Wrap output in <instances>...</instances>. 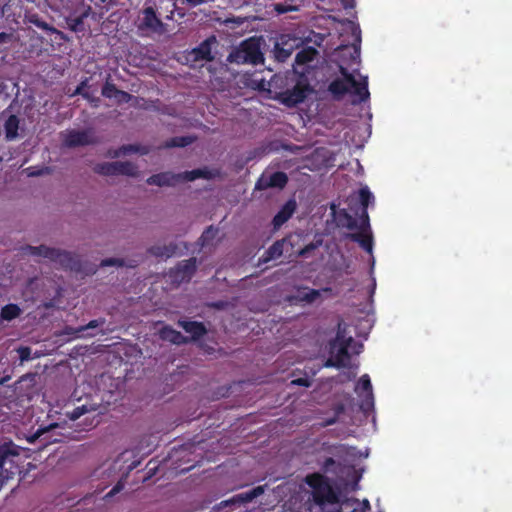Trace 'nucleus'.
Here are the masks:
<instances>
[{
	"instance_id": "obj_1",
	"label": "nucleus",
	"mask_w": 512,
	"mask_h": 512,
	"mask_svg": "<svg viewBox=\"0 0 512 512\" xmlns=\"http://www.w3.org/2000/svg\"><path fill=\"white\" fill-rule=\"evenodd\" d=\"M220 175L218 169L210 170L208 168H198L191 171H185L182 173H172L169 171L161 172L151 175L147 180V184L156 185L159 187L163 186H174L179 182L194 181L199 178L203 179H214Z\"/></svg>"
},
{
	"instance_id": "obj_2",
	"label": "nucleus",
	"mask_w": 512,
	"mask_h": 512,
	"mask_svg": "<svg viewBox=\"0 0 512 512\" xmlns=\"http://www.w3.org/2000/svg\"><path fill=\"white\" fill-rule=\"evenodd\" d=\"M22 251L24 254L47 258L60 264L66 270L80 272L82 269L79 256L65 250L50 248L45 245H26L25 247H22Z\"/></svg>"
},
{
	"instance_id": "obj_3",
	"label": "nucleus",
	"mask_w": 512,
	"mask_h": 512,
	"mask_svg": "<svg viewBox=\"0 0 512 512\" xmlns=\"http://www.w3.org/2000/svg\"><path fill=\"white\" fill-rule=\"evenodd\" d=\"M307 485L312 489V498L319 506L334 505L339 502L338 493L332 487L329 479L320 474L313 473L305 479Z\"/></svg>"
},
{
	"instance_id": "obj_4",
	"label": "nucleus",
	"mask_w": 512,
	"mask_h": 512,
	"mask_svg": "<svg viewBox=\"0 0 512 512\" xmlns=\"http://www.w3.org/2000/svg\"><path fill=\"white\" fill-rule=\"evenodd\" d=\"M20 451L21 448L11 441L0 445V488L20 473Z\"/></svg>"
},
{
	"instance_id": "obj_5",
	"label": "nucleus",
	"mask_w": 512,
	"mask_h": 512,
	"mask_svg": "<svg viewBox=\"0 0 512 512\" xmlns=\"http://www.w3.org/2000/svg\"><path fill=\"white\" fill-rule=\"evenodd\" d=\"M251 37L241 43V45L233 49L228 55L230 63L258 65L264 62V56L260 48V39Z\"/></svg>"
},
{
	"instance_id": "obj_6",
	"label": "nucleus",
	"mask_w": 512,
	"mask_h": 512,
	"mask_svg": "<svg viewBox=\"0 0 512 512\" xmlns=\"http://www.w3.org/2000/svg\"><path fill=\"white\" fill-rule=\"evenodd\" d=\"M355 341L352 337L346 338L345 335L338 331L335 339L330 342L331 357L327 359L326 367L343 368L347 367L350 362L349 348Z\"/></svg>"
},
{
	"instance_id": "obj_7",
	"label": "nucleus",
	"mask_w": 512,
	"mask_h": 512,
	"mask_svg": "<svg viewBox=\"0 0 512 512\" xmlns=\"http://www.w3.org/2000/svg\"><path fill=\"white\" fill-rule=\"evenodd\" d=\"M313 92L308 79L301 75L291 89H286L278 95V100L286 107L293 108L303 103L310 93Z\"/></svg>"
},
{
	"instance_id": "obj_8",
	"label": "nucleus",
	"mask_w": 512,
	"mask_h": 512,
	"mask_svg": "<svg viewBox=\"0 0 512 512\" xmlns=\"http://www.w3.org/2000/svg\"><path fill=\"white\" fill-rule=\"evenodd\" d=\"M340 74L345 77L350 85L349 89L352 88V93L359 97L358 102H365L369 99L370 93L368 90V78L367 76L362 77L360 81H357L352 73L348 71L343 65L339 66Z\"/></svg>"
},
{
	"instance_id": "obj_9",
	"label": "nucleus",
	"mask_w": 512,
	"mask_h": 512,
	"mask_svg": "<svg viewBox=\"0 0 512 512\" xmlns=\"http://www.w3.org/2000/svg\"><path fill=\"white\" fill-rule=\"evenodd\" d=\"M197 269V260L192 257L187 260L180 261L174 269L171 270L170 276L177 282H188L195 274Z\"/></svg>"
},
{
	"instance_id": "obj_10",
	"label": "nucleus",
	"mask_w": 512,
	"mask_h": 512,
	"mask_svg": "<svg viewBox=\"0 0 512 512\" xmlns=\"http://www.w3.org/2000/svg\"><path fill=\"white\" fill-rule=\"evenodd\" d=\"M355 392L359 396H363L364 399L361 403V409L364 411H368L370 408L373 407V391H372V384L371 380L368 374H364L360 377L358 380L356 386H355Z\"/></svg>"
},
{
	"instance_id": "obj_11",
	"label": "nucleus",
	"mask_w": 512,
	"mask_h": 512,
	"mask_svg": "<svg viewBox=\"0 0 512 512\" xmlns=\"http://www.w3.org/2000/svg\"><path fill=\"white\" fill-rule=\"evenodd\" d=\"M288 183V176L285 172L277 171L269 177H260L255 185L257 190H266L268 188L283 189Z\"/></svg>"
},
{
	"instance_id": "obj_12",
	"label": "nucleus",
	"mask_w": 512,
	"mask_h": 512,
	"mask_svg": "<svg viewBox=\"0 0 512 512\" xmlns=\"http://www.w3.org/2000/svg\"><path fill=\"white\" fill-rule=\"evenodd\" d=\"M93 143L92 134L89 131L71 130L67 133L64 144L69 148L86 146Z\"/></svg>"
},
{
	"instance_id": "obj_13",
	"label": "nucleus",
	"mask_w": 512,
	"mask_h": 512,
	"mask_svg": "<svg viewBox=\"0 0 512 512\" xmlns=\"http://www.w3.org/2000/svg\"><path fill=\"white\" fill-rule=\"evenodd\" d=\"M296 207L297 205L294 199L288 200L272 220L274 229H279L284 223H286L294 214Z\"/></svg>"
},
{
	"instance_id": "obj_14",
	"label": "nucleus",
	"mask_w": 512,
	"mask_h": 512,
	"mask_svg": "<svg viewBox=\"0 0 512 512\" xmlns=\"http://www.w3.org/2000/svg\"><path fill=\"white\" fill-rule=\"evenodd\" d=\"M178 325L191 335L190 341H197L207 333L206 326L202 322L179 320Z\"/></svg>"
},
{
	"instance_id": "obj_15",
	"label": "nucleus",
	"mask_w": 512,
	"mask_h": 512,
	"mask_svg": "<svg viewBox=\"0 0 512 512\" xmlns=\"http://www.w3.org/2000/svg\"><path fill=\"white\" fill-rule=\"evenodd\" d=\"M216 42L215 34H211L209 38L204 40L198 47L194 48L191 51V55L195 61L205 60L211 61L213 60L212 52H211V44Z\"/></svg>"
},
{
	"instance_id": "obj_16",
	"label": "nucleus",
	"mask_w": 512,
	"mask_h": 512,
	"mask_svg": "<svg viewBox=\"0 0 512 512\" xmlns=\"http://www.w3.org/2000/svg\"><path fill=\"white\" fill-rule=\"evenodd\" d=\"M349 85V81L342 76V78H336L329 83L328 91L333 99L339 101L349 92Z\"/></svg>"
},
{
	"instance_id": "obj_17",
	"label": "nucleus",
	"mask_w": 512,
	"mask_h": 512,
	"mask_svg": "<svg viewBox=\"0 0 512 512\" xmlns=\"http://www.w3.org/2000/svg\"><path fill=\"white\" fill-rule=\"evenodd\" d=\"M160 337L164 341H168L176 345L187 344L190 342L189 337L182 335L179 331L170 326H164L160 330Z\"/></svg>"
},
{
	"instance_id": "obj_18",
	"label": "nucleus",
	"mask_w": 512,
	"mask_h": 512,
	"mask_svg": "<svg viewBox=\"0 0 512 512\" xmlns=\"http://www.w3.org/2000/svg\"><path fill=\"white\" fill-rule=\"evenodd\" d=\"M285 239L275 241L259 259L260 263H268L271 260L278 259L282 256L284 250Z\"/></svg>"
},
{
	"instance_id": "obj_19",
	"label": "nucleus",
	"mask_w": 512,
	"mask_h": 512,
	"mask_svg": "<svg viewBox=\"0 0 512 512\" xmlns=\"http://www.w3.org/2000/svg\"><path fill=\"white\" fill-rule=\"evenodd\" d=\"M105 323V319L104 318H99V319H94V320H91L88 322V324L86 325H83V326H79L77 328H73V327H70V326H66L65 329H64V333L67 334V335H72L74 337H83L84 336V332L88 329H95L101 325H103Z\"/></svg>"
},
{
	"instance_id": "obj_20",
	"label": "nucleus",
	"mask_w": 512,
	"mask_h": 512,
	"mask_svg": "<svg viewBox=\"0 0 512 512\" xmlns=\"http://www.w3.org/2000/svg\"><path fill=\"white\" fill-rule=\"evenodd\" d=\"M347 237L353 242H357L366 252L372 253L373 249V238L371 234L360 231L356 233H350Z\"/></svg>"
},
{
	"instance_id": "obj_21",
	"label": "nucleus",
	"mask_w": 512,
	"mask_h": 512,
	"mask_svg": "<svg viewBox=\"0 0 512 512\" xmlns=\"http://www.w3.org/2000/svg\"><path fill=\"white\" fill-rule=\"evenodd\" d=\"M159 25L160 21L157 19L154 10L152 8H146L140 19V26L155 31L158 29Z\"/></svg>"
},
{
	"instance_id": "obj_22",
	"label": "nucleus",
	"mask_w": 512,
	"mask_h": 512,
	"mask_svg": "<svg viewBox=\"0 0 512 512\" xmlns=\"http://www.w3.org/2000/svg\"><path fill=\"white\" fill-rule=\"evenodd\" d=\"M177 244L170 243L168 245H154L148 249V252L155 257L169 258L176 254Z\"/></svg>"
},
{
	"instance_id": "obj_23",
	"label": "nucleus",
	"mask_w": 512,
	"mask_h": 512,
	"mask_svg": "<svg viewBox=\"0 0 512 512\" xmlns=\"http://www.w3.org/2000/svg\"><path fill=\"white\" fill-rule=\"evenodd\" d=\"M19 129V119L16 115H10L4 123L5 138L12 141L17 138Z\"/></svg>"
},
{
	"instance_id": "obj_24",
	"label": "nucleus",
	"mask_w": 512,
	"mask_h": 512,
	"mask_svg": "<svg viewBox=\"0 0 512 512\" xmlns=\"http://www.w3.org/2000/svg\"><path fill=\"white\" fill-rule=\"evenodd\" d=\"M115 176L125 175L131 177H137L139 175L138 167L129 161H116L115 162Z\"/></svg>"
},
{
	"instance_id": "obj_25",
	"label": "nucleus",
	"mask_w": 512,
	"mask_h": 512,
	"mask_svg": "<svg viewBox=\"0 0 512 512\" xmlns=\"http://www.w3.org/2000/svg\"><path fill=\"white\" fill-rule=\"evenodd\" d=\"M344 23L336 21V19L332 16H320L316 18V27L319 29H326V30H339V29H346L344 27Z\"/></svg>"
},
{
	"instance_id": "obj_26",
	"label": "nucleus",
	"mask_w": 512,
	"mask_h": 512,
	"mask_svg": "<svg viewBox=\"0 0 512 512\" xmlns=\"http://www.w3.org/2000/svg\"><path fill=\"white\" fill-rule=\"evenodd\" d=\"M318 52L314 47H305L297 52L295 56V63L297 65H305L312 62L317 56Z\"/></svg>"
},
{
	"instance_id": "obj_27",
	"label": "nucleus",
	"mask_w": 512,
	"mask_h": 512,
	"mask_svg": "<svg viewBox=\"0 0 512 512\" xmlns=\"http://www.w3.org/2000/svg\"><path fill=\"white\" fill-rule=\"evenodd\" d=\"M149 149L144 146L128 144L119 147L117 150H114L112 157L117 158L121 155H127L131 153H140L142 155L148 154Z\"/></svg>"
},
{
	"instance_id": "obj_28",
	"label": "nucleus",
	"mask_w": 512,
	"mask_h": 512,
	"mask_svg": "<svg viewBox=\"0 0 512 512\" xmlns=\"http://www.w3.org/2000/svg\"><path fill=\"white\" fill-rule=\"evenodd\" d=\"M193 136H175L167 140L161 147L162 148H174V147H186L191 145L195 141Z\"/></svg>"
},
{
	"instance_id": "obj_29",
	"label": "nucleus",
	"mask_w": 512,
	"mask_h": 512,
	"mask_svg": "<svg viewBox=\"0 0 512 512\" xmlns=\"http://www.w3.org/2000/svg\"><path fill=\"white\" fill-rule=\"evenodd\" d=\"M22 310L17 304H7L1 309V317L6 321H11L20 316Z\"/></svg>"
},
{
	"instance_id": "obj_30",
	"label": "nucleus",
	"mask_w": 512,
	"mask_h": 512,
	"mask_svg": "<svg viewBox=\"0 0 512 512\" xmlns=\"http://www.w3.org/2000/svg\"><path fill=\"white\" fill-rule=\"evenodd\" d=\"M320 297L319 290L311 288H303L298 290L296 298L301 302L312 303Z\"/></svg>"
},
{
	"instance_id": "obj_31",
	"label": "nucleus",
	"mask_w": 512,
	"mask_h": 512,
	"mask_svg": "<svg viewBox=\"0 0 512 512\" xmlns=\"http://www.w3.org/2000/svg\"><path fill=\"white\" fill-rule=\"evenodd\" d=\"M264 490V486H256L249 491L238 494L236 498L242 503H248L251 502L253 499L257 498L258 496L262 495L264 493Z\"/></svg>"
},
{
	"instance_id": "obj_32",
	"label": "nucleus",
	"mask_w": 512,
	"mask_h": 512,
	"mask_svg": "<svg viewBox=\"0 0 512 512\" xmlns=\"http://www.w3.org/2000/svg\"><path fill=\"white\" fill-rule=\"evenodd\" d=\"M115 162H104L97 164L94 171L104 176H115Z\"/></svg>"
},
{
	"instance_id": "obj_33",
	"label": "nucleus",
	"mask_w": 512,
	"mask_h": 512,
	"mask_svg": "<svg viewBox=\"0 0 512 512\" xmlns=\"http://www.w3.org/2000/svg\"><path fill=\"white\" fill-rule=\"evenodd\" d=\"M359 202L362 206V209L367 210L369 204L374 200L373 194L370 192L368 187H363L358 192Z\"/></svg>"
},
{
	"instance_id": "obj_34",
	"label": "nucleus",
	"mask_w": 512,
	"mask_h": 512,
	"mask_svg": "<svg viewBox=\"0 0 512 512\" xmlns=\"http://www.w3.org/2000/svg\"><path fill=\"white\" fill-rule=\"evenodd\" d=\"M29 177H37L42 175H48L52 172V168L49 166H30L25 169Z\"/></svg>"
},
{
	"instance_id": "obj_35",
	"label": "nucleus",
	"mask_w": 512,
	"mask_h": 512,
	"mask_svg": "<svg viewBox=\"0 0 512 512\" xmlns=\"http://www.w3.org/2000/svg\"><path fill=\"white\" fill-rule=\"evenodd\" d=\"M227 29H237L244 26L245 23L248 22L246 18L242 17H231L225 18L221 21Z\"/></svg>"
},
{
	"instance_id": "obj_36",
	"label": "nucleus",
	"mask_w": 512,
	"mask_h": 512,
	"mask_svg": "<svg viewBox=\"0 0 512 512\" xmlns=\"http://www.w3.org/2000/svg\"><path fill=\"white\" fill-rule=\"evenodd\" d=\"M218 233V229L214 228L213 226H209L207 229L204 230L200 237L201 245L206 246L209 245L214 238L216 237Z\"/></svg>"
},
{
	"instance_id": "obj_37",
	"label": "nucleus",
	"mask_w": 512,
	"mask_h": 512,
	"mask_svg": "<svg viewBox=\"0 0 512 512\" xmlns=\"http://www.w3.org/2000/svg\"><path fill=\"white\" fill-rule=\"evenodd\" d=\"M356 36V41L358 44H353L350 50L351 64H358L360 60V42H361V34H354Z\"/></svg>"
},
{
	"instance_id": "obj_38",
	"label": "nucleus",
	"mask_w": 512,
	"mask_h": 512,
	"mask_svg": "<svg viewBox=\"0 0 512 512\" xmlns=\"http://www.w3.org/2000/svg\"><path fill=\"white\" fill-rule=\"evenodd\" d=\"M118 90L119 89L116 87L115 84L107 80L102 87L101 94L105 98L114 99V96L117 95Z\"/></svg>"
},
{
	"instance_id": "obj_39",
	"label": "nucleus",
	"mask_w": 512,
	"mask_h": 512,
	"mask_svg": "<svg viewBox=\"0 0 512 512\" xmlns=\"http://www.w3.org/2000/svg\"><path fill=\"white\" fill-rule=\"evenodd\" d=\"M91 409H89L87 407V405H81V406H77L75 407L72 411H69L67 412V416L69 417V419L71 420H77L79 419L82 415H84L85 413H87L88 411H90Z\"/></svg>"
},
{
	"instance_id": "obj_40",
	"label": "nucleus",
	"mask_w": 512,
	"mask_h": 512,
	"mask_svg": "<svg viewBox=\"0 0 512 512\" xmlns=\"http://www.w3.org/2000/svg\"><path fill=\"white\" fill-rule=\"evenodd\" d=\"M291 49H285L278 44L275 46V57L279 62H285L291 55Z\"/></svg>"
},
{
	"instance_id": "obj_41",
	"label": "nucleus",
	"mask_w": 512,
	"mask_h": 512,
	"mask_svg": "<svg viewBox=\"0 0 512 512\" xmlns=\"http://www.w3.org/2000/svg\"><path fill=\"white\" fill-rule=\"evenodd\" d=\"M273 9L278 14H283V13H287V12H290V11H295V10H297V7L292 5V4L284 2V3H275V4H273Z\"/></svg>"
},
{
	"instance_id": "obj_42",
	"label": "nucleus",
	"mask_w": 512,
	"mask_h": 512,
	"mask_svg": "<svg viewBox=\"0 0 512 512\" xmlns=\"http://www.w3.org/2000/svg\"><path fill=\"white\" fill-rule=\"evenodd\" d=\"M360 231L366 232L370 228L369 215L367 210L362 209L360 214V225L357 227Z\"/></svg>"
},
{
	"instance_id": "obj_43",
	"label": "nucleus",
	"mask_w": 512,
	"mask_h": 512,
	"mask_svg": "<svg viewBox=\"0 0 512 512\" xmlns=\"http://www.w3.org/2000/svg\"><path fill=\"white\" fill-rule=\"evenodd\" d=\"M125 262L123 259H120V258H106V259H103L100 263V266L102 267H107V266H119V267H122V266H125Z\"/></svg>"
},
{
	"instance_id": "obj_44",
	"label": "nucleus",
	"mask_w": 512,
	"mask_h": 512,
	"mask_svg": "<svg viewBox=\"0 0 512 512\" xmlns=\"http://www.w3.org/2000/svg\"><path fill=\"white\" fill-rule=\"evenodd\" d=\"M342 216L345 219V223H343L345 227H347L350 230H354L358 227L355 218L351 216L349 213H347L345 210H343Z\"/></svg>"
},
{
	"instance_id": "obj_45",
	"label": "nucleus",
	"mask_w": 512,
	"mask_h": 512,
	"mask_svg": "<svg viewBox=\"0 0 512 512\" xmlns=\"http://www.w3.org/2000/svg\"><path fill=\"white\" fill-rule=\"evenodd\" d=\"M114 99L117 104L128 103L132 99V95L119 89L117 95L114 96Z\"/></svg>"
},
{
	"instance_id": "obj_46",
	"label": "nucleus",
	"mask_w": 512,
	"mask_h": 512,
	"mask_svg": "<svg viewBox=\"0 0 512 512\" xmlns=\"http://www.w3.org/2000/svg\"><path fill=\"white\" fill-rule=\"evenodd\" d=\"M19 358L23 361H28L31 359V349L29 347H20L18 349Z\"/></svg>"
},
{
	"instance_id": "obj_47",
	"label": "nucleus",
	"mask_w": 512,
	"mask_h": 512,
	"mask_svg": "<svg viewBox=\"0 0 512 512\" xmlns=\"http://www.w3.org/2000/svg\"><path fill=\"white\" fill-rule=\"evenodd\" d=\"M124 485L118 482L106 495V497H112L123 489Z\"/></svg>"
},
{
	"instance_id": "obj_48",
	"label": "nucleus",
	"mask_w": 512,
	"mask_h": 512,
	"mask_svg": "<svg viewBox=\"0 0 512 512\" xmlns=\"http://www.w3.org/2000/svg\"><path fill=\"white\" fill-rule=\"evenodd\" d=\"M292 384L303 386V387H309L310 381L307 378H297L295 380H292Z\"/></svg>"
},
{
	"instance_id": "obj_49",
	"label": "nucleus",
	"mask_w": 512,
	"mask_h": 512,
	"mask_svg": "<svg viewBox=\"0 0 512 512\" xmlns=\"http://www.w3.org/2000/svg\"><path fill=\"white\" fill-rule=\"evenodd\" d=\"M335 463L336 462L332 457H328L324 460L322 467L325 471H328L330 467L335 465Z\"/></svg>"
},
{
	"instance_id": "obj_50",
	"label": "nucleus",
	"mask_w": 512,
	"mask_h": 512,
	"mask_svg": "<svg viewBox=\"0 0 512 512\" xmlns=\"http://www.w3.org/2000/svg\"><path fill=\"white\" fill-rule=\"evenodd\" d=\"M87 86V81H82L75 89L74 95H82L84 91V88Z\"/></svg>"
},
{
	"instance_id": "obj_51",
	"label": "nucleus",
	"mask_w": 512,
	"mask_h": 512,
	"mask_svg": "<svg viewBox=\"0 0 512 512\" xmlns=\"http://www.w3.org/2000/svg\"><path fill=\"white\" fill-rule=\"evenodd\" d=\"M207 2V0H186V3L192 7L198 6Z\"/></svg>"
},
{
	"instance_id": "obj_52",
	"label": "nucleus",
	"mask_w": 512,
	"mask_h": 512,
	"mask_svg": "<svg viewBox=\"0 0 512 512\" xmlns=\"http://www.w3.org/2000/svg\"><path fill=\"white\" fill-rule=\"evenodd\" d=\"M13 34H0V43L10 40Z\"/></svg>"
},
{
	"instance_id": "obj_53",
	"label": "nucleus",
	"mask_w": 512,
	"mask_h": 512,
	"mask_svg": "<svg viewBox=\"0 0 512 512\" xmlns=\"http://www.w3.org/2000/svg\"><path fill=\"white\" fill-rule=\"evenodd\" d=\"M10 378H11V377H10L9 375H6V376L2 377V378L0 379V385H2V386H3V385H6V383L10 380Z\"/></svg>"
},
{
	"instance_id": "obj_54",
	"label": "nucleus",
	"mask_w": 512,
	"mask_h": 512,
	"mask_svg": "<svg viewBox=\"0 0 512 512\" xmlns=\"http://www.w3.org/2000/svg\"><path fill=\"white\" fill-rule=\"evenodd\" d=\"M336 423V417H333L331 419H327L325 422V425H333Z\"/></svg>"
},
{
	"instance_id": "obj_55",
	"label": "nucleus",
	"mask_w": 512,
	"mask_h": 512,
	"mask_svg": "<svg viewBox=\"0 0 512 512\" xmlns=\"http://www.w3.org/2000/svg\"><path fill=\"white\" fill-rule=\"evenodd\" d=\"M81 96L84 97L85 99L89 100V101H93L94 100V99H92L91 95L88 92H83V94Z\"/></svg>"
},
{
	"instance_id": "obj_56",
	"label": "nucleus",
	"mask_w": 512,
	"mask_h": 512,
	"mask_svg": "<svg viewBox=\"0 0 512 512\" xmlns=\"http://www.w3.org/2000/svg\"><path fill=\"white\" fill-rule=\"evenodd\" d=\"M254 157H255V152H250L249 155L246 158V163H248L249 161L253 160Z\"/></svg>"
},
{
	"instance_id": "obj_57",
	"label": "nucleus",
	"mask_w": 512,
	"mask_h": 512,
	"mask_svg": "<svg viewBox=\"0 0 512 512\" xmlns=\"http://www.w3.org/2000/svg\"><path fill=\"white\" fill-rule=\"evenodd\" d=\"M59 35H60V39H61V40H66V41H69V40H70V38L67 36V34L61 33V34H59Z\"/></svg>"
},
{
	"instance_id": "obj_58",
	"label": "nucleus",
	"mask_w": 512,
	"mask_h": 512,
	"mask_svg": "<svg viewBox=\"0 0 512 512\" xmlns=\"http://www.w3.org/2000/svg\"><path fill=\"white\" fill-rule=\"evenodd\" d=\"M314 35L317 36L319 38V40H321V41H323L325 38V34L318 33V34H314Z\"/></svg>"
},
{
	"instance_id": "obj_59",
	"label": "nucleus",
	"mask_w": 512,
	"mask_h": 512,
	"mask_svg": "<svg viewBox=\"0 0 512 512\" xmlns=\"http://www.w3.org/2000/svg\"><path fill=\"white\" fill-rule=\"evenodd\" d=\"M363 505H364V507H366L367 509H370V504H369V501H368V500H364V501H363Z\"/></svg>"
},
{
	"instance_id": "obj_60",
	"label": "nucleus",
	"mask_w": 512,
	"mask_h": 512,
	"mask_svg": "<svg viewBox=\"0 0 512 512\" xmlns=\"http://www.w3.org/2000/svg\"><path fill=\"white\" fill-rule=\"evenodd\" d=\"M280 35V39L281 40H284L285 37H289L291 34H284V33H281L279 34Z\"/></svg>"
},
{
	"instance_id": "obj_61",
	"label": "nucleus",
	"mask_w": 512,
	"mask_h": 512,
	"mask_svg": "<svg viewBox=\"0 0 512 512\" xmlns=\"http://www.w3.org/2000/svg\"><path fill=\"white\" fill-rule=\"evenodd\" d=\"M128 267H136L137 266V263L135 261H133V263H130L127 265Z\"/></svg>"
}]
</instances>
